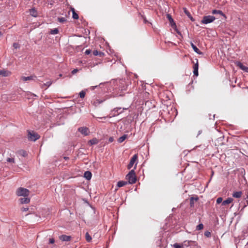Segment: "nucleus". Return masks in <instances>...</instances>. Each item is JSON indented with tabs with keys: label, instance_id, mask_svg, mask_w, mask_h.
Listing matches in <instances>:
<instances>
[{
	"label": "nucleus",
	"instance_id": "obj_41",
	"mask_svg": "<svg viewBox=\"0 0 248 248\" xmlns=\"http://www.w3.org/2000/svg\"><path fill=\"white\" fill-rule=\"evenodd\" d=\"M52 84L51 81H48L46 82L44 85L47 87H49Z\"/></svg>",
	"mask_w": 248,
	"mask_h": 248
},
{
	"label": "nucleus",
	"instance_id": "obj_5",
	"mask_svg": "<svg viewBox=\"0 0 248 248\" xmlns=\"http://www.w3.org/2000/svg\"><path fill=\"white\" fill-rule=\"evenodd\" d=\"M122 108L121 107H117L114 108L111 111L110 113V115H111V117H115L118 116L119 114L123 113V111H121Z\"/></svg>",
	"mask_w": 248,
	"mask_h": 248
},
{
	"label": "nucleus",
	"instance_id": "obj_17",
	"mask_svg": "<svg viewBox=\"0 0 248 248\" xmlns=\"http://www.w3.org/2000/svg\"><path fill=\"white\" fill-rule=\"evenodd\" d=\"M233 201V199L232 198H228L226 200H224L222 202V205H225L226 204H228L230 203H231Z\"/></svg>",
	"mask_w": 248,
	"mask_h": 248
},
{
	"label": "nucleus",
	"instance_id": "obj_18",
	"mask_svg": "<svg viewBox=\"0 0 248 248\" xmlns=\"http://www.w3.org/2000/svg\"><path fill=\"white\" fill-rule=\"evenodd\" d=\"M212 13L213 14H219L226 17L225 15L221 10H213Z\"/></svg>",
	"mask_w": 248,
	"mask_h": 248
},
{
	"label": "nucleus",
	"instance_id": "obj_46",
	"mask_svg": "<svg viewBox=\"0 0 248 248\" xmlns=\"http://www.w3.org/2000/svg\"><path fill=\"white\" fill-rule=\"evenodd\" d=\"M108 141L110 142H113V138L112 137H110L109 139H108Z\"/></svg>",
	"mask_w": 248,
	"mask_h": 248
},
{
	"label": "nucleus",
	"instance_id": "obj_29",
	"mask_svg": "<svg viewBox=\"0 0 248 248\" xmlns=\"http://www.w3.org/2000/svg\"><path fill=\"white\" fill-rule=\"evenodd\" d=\"M26 97L28 98V99H30L31 98V97H36L37 95L35 94H33V93H26Z\"/></svg>",
	"mask_w": 248,
	"mask_h": 248
},
{
	"label": "nucleus",
	"instance_id": "obj_35",
	"mask_svg": "<svg viewBox=\"0 0 248 248\" xmlns=\"http://www.w3.org/2000/svg\"><path fill=\"white\" fill-rule=\"evenodd\" d=\"M79 97L81 98H84L85 95V92L84 91H81L79 93Z\"/></svg>",
	"mask_w": 248,
	"mask_h": 248
},
{
	"label": "nucleus",
	"instance_id": "obj_7",
	"mask_svg": "<svg viewBox=\"0 0 248 248\" xmlns=\"http://www.w3.org/2000/svg\"><path fill=\"white\" fill-rule=\"evenodd\" d=\"M78 130L84 136L88 135L90 132L88 128L86 127H80L78 128Z\"/></svg>",
	"mask_w": 248,
	"mask_h": 248
},
{
	"label": "nucleus",
	"instance_id": "obj_1",
	"mask_svg": "<svg viewBox=\"0 0 248 248\" xmlns=\"http://www.w3.org/2000/svg\"><path fill=\"white\" fill-rule=\"evenodd\" d=\"M126 179L127 183L129 184H135L137 181V177L134 170H131L126 175Z\"/></svg>",
	"mask_w": 248,
	"mask_h": 248
},
{
	"label": "nucleus",
	"instance_id": "obj_23",
	"mask_svg": "<svg viewBox=\"0 0 248 248\" xmlns=\"http://www.w3.org/2000/svg\"><path fill=\"white\" fill-rule=\"evenodd\" d=\"M93 53L94 56H99L100 57H103L104 55V53L103 52L98 51L97 50H94Z\"/></svg>",
	"mask_w": 248,
	"mask_h": 248
},
{
	"label": "nucleus",
	"instance_id": "obj_10",
	"mask_svg": "<svg viewBox=\"0 0 248 248\" xmlns=\"http://www.w3.org/2000/svg\"><path fill=\"white\" fill-rule=\"evenodd\" d=\"M59 239L62 241L68 242L71 240V237L70 236L63 234L59 236Z\"/></svg>",
	"mask_w": 248,
	"mask_h": 248
},
{
	"label": "nucleus",
	"instance_id": "obj_11",
	"mask_svg": "<svg viewBox=\"0 0 248 248\" xmlns=\"http://www.w3.org/2000/svg\"><path fill=\"white\" fill-rule=\"evenodd\" d=\"M190 45L193 50L198 54H202V53L197 48V47L192 42H190Z\"/></svg>",
	"mask_w": 248,
	"mask_h": 248
},
{
	"label": "nucleus",
	"instance_id": "obj_4",
	"mask_svg": "<svg viewBox=\"0 0 248 248\" xmlns=\"http://www.w3.org/2000/svg\"><path fill=\"white\" fill-rule=\"evenodd\" d=\"M216 18L212 16H205L203 17L201 22L204 24H209L213 22Z\"/></svg>",
	"mask_w": 248,
	"mask_h": 248
},
{
	"label": "nucleus",
	"instance_id": "obj_52",
	"mask_svg": "<svg viewBox=\"0 0 248 248\" xmlns=\"http://www.w3.org/2000/svg\"><path fill=\"white\" fill-rule=\"evenodd\" d=\"M247 204H248V201H247Z\"/></svg>",
	"mask_w": 248,
	"mask_h": 248
},
{
	"label": "nucleus",
	"instance_id": "obj_2",
	"mask_svg": "<svg viewBox=\"0 0 248 248\" xmlns=\"http://www.w3.org/2000/svg\"><path fill=\"white\" fill-rule=\"evenodd\" d=\"M28 139L30 141H35L40 138V135L34 131L28 130Z\"/></svg>",
	"mask_w": 248,
	"mask_h": 248
},
{
	"label": "nucleus",
	"instance_id": "obj_26",
	"mask_svg": "<svg viewBox=\"0 0 248 248\" xmlns=\"http://www.w3.org/2000/svg\"><path fill=\"white\" fill-rule=\"evenodd\" d=\"M98 142V140L96 138H93L89 141V143L90 144V145H95L97 144Z\"/></svg>",
	"mask_w": 248,
	"mask_h": 248
},
{
	"label": "nucleus",
	"instance_id": "obj_36",
	"mask_svg": "<svg viewBox=\"0 0 248 248\" xmlns=\"http://www.w3.org/2000/svg\"><path fill=\"white\" fill-rule=\"evenodd\" d=\"M173 247H174V248H182V244L180 245L178 243H175L173 245Z\"/></svg>",
	"mask_w": 248,
	"mask_h": 248
},
{
	"label": "nucleus",
	"instance_id": "obj_25",
	"mask_svg": "<svg viewBox=\"0 0 248 248\" xmlns=\"http://www.w3.org/2000/svg\"><path fill=\"white\" fill-rule=\"evenodd\" d=\"M71 10L72 11V17L75 19H78V16L75 12V9L72 8Z\"/></svg>",
	"mask_w": 248,
	"mask_h": 248
},
{
	"label": "nucleus",
	"instance_id": "obj_22",
	"mask_svg": "<svg viewBox=\"0 0 248 248\" xmlns=\"http://www.w3.org/2000/svg\"><path fill=\"white\" fill-rule=\"evenodd\" d=\"M35 77L34 76H29V77H22V79L24 81H27L30 80H33Z\"/></svg>",
	"mask_w": 248,
	"mask_h": 248
},
{
	"label": "nucleus",
	"instance_id": "obj_13",
	"mask_svg": "<svg viewBox=\"0 0 248 248\" xmlns=\"http://www.w3.org/2000/svg\"><path fill=\"white\" fill-rule=\"evenodd\" d=\"M237 65L240 67L241 69L243 70L244 72L248 73V67L244 66L241 62H239Z\"/></svg>",
	"mask_w": 248,
	"mask_h": 248
},
{
	"label": "nucleus",
	"instance_id": "obj_27",
	"mask_svg": "<svg viewBox=\"0 0 248 248\" xmlns=\"http://www.w3.org/2000/svg\"><path fill=\"white\" fill-rule=\"evenodd\" d=\"M127 138V135H123L122 136L120 137L118 140V142L119 143H122Z\"/></svg>",
	"mask_w": 248,
	"mask_h": 248
},
{
	"label": "nucleus",
	"instance_id": "obj_48",
	"mask_svg": "<svg viewBox=\"0 0 248 248\" xmlns=\"http://www.w3.org/2000/svg\"><path fill=\"white\" fill-rule=\"evenodd\" d=\"M127 109V108H122V109H121V111H124V110H126Z\"/></svg>",
	"mask_w": 248,
	"mask_h": 248
},
{
	"label": "nucleus",
	"instance_id": "obj_39",
	"mask_svg": "<svg viewBox=\"0 0 248 248\" xmlns=\"http://www.w3.org/2000/svg\"><path fill=\"white\" fill-rule=\"evenodd\" d=\"M13 47H14V48L17 49L19 48L20 46L18 43H15L13 44Z\"/></svg>",
	"mask_w": 248,
	"mask_h": 248
},
{
	"label": "nucleus",
	"instance_id": "obj_38",
	"mask_svg": "<svg viewBox=\"0 0 248 248\" xmlns=\"http://www.w3.org/2000/svg\"><path fill=\"white\" fill-rule=\"evenodd\" d=\"M204 235L207 237H209L211 236V232L208 231H206L204 232Z\"/></svg>",
	"mask_w": 248,
	"mask_h": 248
},
{
	"label": "nucleus",
	"instance_id": "obj_42",
	"mask_svg": "<svg viewBox=\"0 0 248 248\" xmlns=\"http://www.w3.org/2000/svg\"><path fill=\"white\" fill-rule=\"evenodd\" d=\"M91 53V50L90 49H86L85 52V53L86 54V55H89L90 54V53Z\"/></svg>",
	"mask_w": 248,
	"mask_h": 248
},
{
	"label": "nucleus",
	"instance_id": "obj_43",
	"mask_svg": "<svg viewBox=\"0 0 248 248\" xmlns=\"http://www.w3.org/2000/svg\"><path fill=\"white\" fill-rule=\"evenodd\" d=\"M49 243L50 244H53L55 242V240L54 238H50L49 239Z\"/></svg>",
	"mask_w": 248,
	"mask_h": 248
},
{
	"label": "nucleus",
	"instance_id": "obj_14",
	"mask_svg": "<svg viewBox=\"0 0 248 248\" xmlns=\"http://www.w3.org/2000/svg\"><path fill=\"white\" fill-rule=\"evenodd\" d=\"M20 202L21 204L28 203L30 202V198L24 197L20 199Z\"/></svg>",
	"mask_w": 248,
	"mask_h": 248
},
{
	"label": "nucleus",
	"instance_id": "obj_31",
	"mask_svg": "<svg viewBox=\"0 0 248 248\" xmlns=\"http://www.w3.org/2000/svg\"><path fill=\"white\" fill-rule=\"evenodd\" d=\"M58 20L61 23H64L66 21V19L65 17H58Z\"/></svg>",
	"mask_w": 248,
	"mask_h": 248
},
{
	"label": "nucleus",
	"instance_id": "obj_44",
	"mask_svg": "<svg viewBox=\"0 0 248 248\" xmlns=\"http://www.w3.org/2000/svg\"><path fill=\"white\" fill-rule=\"evenodd\" d=\"M78 70L77 69H74L73 70H72V74H75L78 72Z\"/></svg>",
	"mask_w": 248,
	"mask_h": 248
},
{
	"label": "nucleus",
	"instance_id": "obj_32",
	"mask_svg": "<svg viewBox=\"0 0 248 248\" xmlns=\"http://www.w3.org/2000/svg\"><path fill=\"white\" fill-rule=\"evenodd\" d=\"M19 154L23 156H26L27 155V153L24 150H20L19 151Z\"/></svg>",
	"mask_w": 248,
	"mask_h": 248
},
{
	"label": "nucleus",
	"instance_id": "obj_12",
	"mask_svg": "<svg viewBox=\"0 0 248 248\" xmlns=\"http://www.w3.org/2000/svg\"><path fill=\"white\" fill-rule=\"evenodd\" d=\"M30 14L34 17L38 16V13L34 8H32L30 10Z\"/></svg>",
	"mask_w": 248,
	"mask_h": 248
},
{
	"label": "nucleus",
	"instance_id": "obj_49",
	"mask_svg": "<svg viewBox=\"0 0 248 248\" xmlns=\"http://www.w3.org/2000/svg\"><path fill=\"white\" fill-rule=\"evenodd\" d=\"M64 159H65V160H67V159H69V157H68L65 156V157H64Z\"/></svg>",
	"mask_w": 248,
	"mask_h": 248
},
{
	"label": "nucleus",
	"instance_id": "obj_47",
	"mask_svg": "<svg viewBox=\"0 0 248 248\" xmlns=\"http://www.w3.org/2000/svg\"><path fill=\"white\" fill-rule=\"evenodd\" d=\"M202 133V130H200L198 131L197 137L199 136Z\"/></svg>",
	"mask_w": 248,
	"mask_h": 248
},
{
	"label": "nucleus",
	"instance_id": "obj_15",
	"mask_svg": "<svg viewBox=\"0 0 248 248\" xmlns=\"http://www.w3.org/2000/svg\"><path fill=\"white\" fill-rule=\"evenodd\" d=\"M92 174L89 171H86L84 172V176L88 180H90L92 178Z\"/></svg>",
	"mask_w": 248,
	"mask_h": 248
},
{
	"label": "nucleus",
	"instance_id": "obj_24",
	"mask_svg": "<svg viewBox=\"0 0 248 248\" xmlns=\"http://www.w3.org/2000/svg\"><path fill=\"white\" fill-rule=\"evenodd\" d=\"M128 184L127 181H121L117 183V186L118 187H120L124 186Z\"/></svg>",
	"mask_w": 248,
	"mask_h": 248
},
{
	"label": "nucleus",
	"instance_id": "obj_45",
	"mask_svg": "<svg viewBox=\"0 0 248 248\" xmlns=\"http://www.w3.org/2000/svg\"><path fill=\"white\" fill-rule=\"evenodd\" d=\"M28 210H29V208L28 207L23 208L22 209V211H23V212H26V211H28Z\"/></svg>",
	"mask_w": 248,
	"mask_h": 248
},
{
	"label": "nucleus",
	"instance_id": "obj_50",
	"mask_svg": "<svg viewBox=\"0 0 248 248\" xmlns=\"http://www.w3.org/2000/svg\"><path fill=\"white\" fill-rule=\"evenodd\" d=\"M3 35V33H2L1 31H0V37L2 36Z\"/></svg>",
	"mask_w": 248,
	"mask_h": 248
},
{
	"label": "nucleus",
	"instance_id": "obj_8",
	"mask_svg": "<svg viewBox=\"0 0 248 248\" xmlns=\"http://www.w3.org/2000/svg\"><path fill=\"white\" fill-rule=\"evenodd\" d=\"M195 242L191 240H186L182 243V248H187L190 245H194Z\"/></svg>",
	"mask_w": 248,
	"mask_h": 248
},
{
	"label": "nucleus",
	"instance_id": "obj_3",
	"mask_svg": "<svg viewBox=\"0 0 248 248\" xmlns=\"http://www.w3.org/2000/svg\"><path fill=\"white\" fill-rule=\"evenodd\" d=\"M16 194L18 196L27 197L29 195V190L25 188L19 187L16 190Z\"/></svg>",
	"mask_w": 248,
	"mask_h": 248
},
{
	"label": "nucleus",
	"instance_id": "obj_34",
	"mask_svg": "<svg viewBox=\"0 0 248 248\" xmlns=\"http://www.w3.org/2000/svg\"><path fill=\"white\" fill-rule=\"evenodd\" d=\"M6 161L9 163H15V159L13 157H8L6 159Z\"/></svg>",
	"mask_w": 248,
	"mask_h": 248
},
{
	"label": "nucleus",
	"instance_id": "obj_21",
	"mask_svg": "<svg viewBox=\"0 0 248 248\" xmlns=\"http://www.w3.org/2000/svg\"><path fill=\"white\" fill-rule=\"evenodd\" d=\"M167 16L170 22L171 26L172 27L173 25H175V23L174 22V20L172 18L170 14H167Z\"/></svg>",
	"mask_w": 248,
	"mask_h": 248
},
{
	"label": "nucleus",
	"instance_id": "obj_20",
	"mask_svg": "<svg viewBox=\"0 0 248 248\" xmlns=\"http://www.w3.org/2000/svg\"><path fill=\"white\" fill-rule=\"evenodd\" d=\"M242 193L241 191H235L233 193L232 196L235 198H240L242 196Z\"/></svg>",
	"mask_w": 248,
	"mask_h": 248
},
{
	"label": "nucleus",
	"instance_id": "obj_9",
	"mask_svg": "<svg viewBox=\"0 0 248 248\" xmlns=\"http://www.w3.org/2000/svg\"><path fill=\"white\" fill-rule=\"evenodd\" d=\"M196 63H194L193 66V74L195 76H198V68H199V64H198V59H196Z\"/></svg>",
	"mask_w": 248,
	"mask_h": 248
},
{
	"label": "nucleus",
	"instance_id": "obj_6",
	"mask_svg": "<svg viewBox=\"0 0 248 248\" xmlns=\"http://www.w3.org/2000/svg\"><path fill=\"white\" fill-rule=\"evenodd\" d=\"M138 157V155L135 154L131 157L130 160V162L127 166L128 169L129 170L133 167L136 161L137 160Z\"/></svg>",
	"mask_w": 248,
	"mask_h": 248
},
{
	"label": "nucleus",
	"instance_id": "obj_33",
	"mask_svg": "<svg viewBox=\"0 0 248 248\" xmlns=\"http://www.w3.org/2000/svg\"><path fill=\"white\" fill-rule=\"evenodd\" d=\"M203 228V225L202 223L199 224L196 227L197 230H201Z\"/></svg>",
	"mask_w": 248,
	"mask_h": 248
},
{
	"label": "nucleus",
	"instance_id": "obj_40",
	"mask_svg": "<svg viewBox=\"0 0 248 248\" xmlns=\"http://www.w3.org/2000/svg\"><path fill=\"white\" fill-rule=\"evenodd\" d=\"M222 198H221V197H219V198H218L217 199V204H219V203H221V202H222Z\"/></svg>",
	"mask_w": 248,
	"mask_h": 248
},
{
	"label": "nucleus",
	"instance_id": "obj_28",
	"mask_svg": "<svg viewBox=\"0 0 248 248\" xmlns=\"http://www.w3.org/2000/svg\"><path fill=\"white\" fill-rule=\"evenodd\" d=\"M86 240L88 242H90L92 240V237L90 236L89 233L87 232L85 234Z\"/></svg>",
	"mask_w": 248,
	"mask_h": 248
},
{
	"label": "nucleus",
	"instance_id": "obj_16",
	"mask_svg": "<svg viewBox=\"0 0 248 248\" xmlns=\"http://www.w3.org/2000/svg\"><path fill=\"white\" fill-rule=\"evenodd\" d=\"M199 198L198 197H191L190 199V205L191 207L194 206V201H197L198 200Z\"/></svg>",
	"mask_w": 248,
	"mask_h": 248
},
{
	"label": "nucleus",
	"instance_id": "obj_37",
	"mask_svg": "<svg viewBox=\"0 0 248 248\" xmlns=\"http://www.w3.org/2000/svg\"><path fill=\"white\" fill-rule=\"evenodd\" d=\"M6 72L4 70H0V75H2L4 77L7 76V74H6Z\"/></svg>",
	"mask_w": 248,
	"mask_h": 248
},
{
	"label": "nucleus",
	"instance_id": "obj_53",
	"mask_svg": "<svg viewBox=\"0 0 248 248\" xmlns=\"http://www.w3.org/2000/svg\"><path fill=\"white\" fill-rule=\"evenodd\" d=\"M136 164H137V163ZM136 166H137V164H135V167H136ZM135 168H136V167H135Z\"/></svg>",
	"mask_w": 248,
	"mask_h": 248
},
{
	"label": "nucleus",
	"instance_id": "obj_51",
	"mask_svg": "<svg viewBox=\"0 0 248 248\" xmlns=\"http://www.w3.org/2000/svg\"><path fill=\"white\" fill-rule=\"evenodd\" d=\"M99 118V119H103V118L105 119V118H106V117H100V118Z\"/></svg>",
	"mask_w": 248,
	"mask_h": 248
},
{
	"label": "nucleus",
	"instance_id": "obj_19",
	"mask_svg": "<svg viewBox=\"0 0 248 248\" xmlns=\"http://www.w3.org/2000/svg\"><path fill=\"white\" fill-rule=\"evenodd\" d=\"M183 10L186 15L191 19V20L193 21L194 19L193 18L189 12L187 10V9L186 8H184Z\"/></svg>",
	"mask_w": 248,
	"mask_h": 248
},
{
	"label": "nucleus",
	"instance_id": "obj_30",
	"mask_svg": "<svg viewBox=\"0 0 248 248\" xmlns=\"http://www.w3.org/2000/svg\"><path fill=\"white\" fill-rule=\"evenodd\" d=\"M50 32L51 34H56L58 33L59 30L58 29L55 28V29L51 30Z\"/></svg>",
	"mask_w": 248,
	"mask_h": 248
}]
</instances>
